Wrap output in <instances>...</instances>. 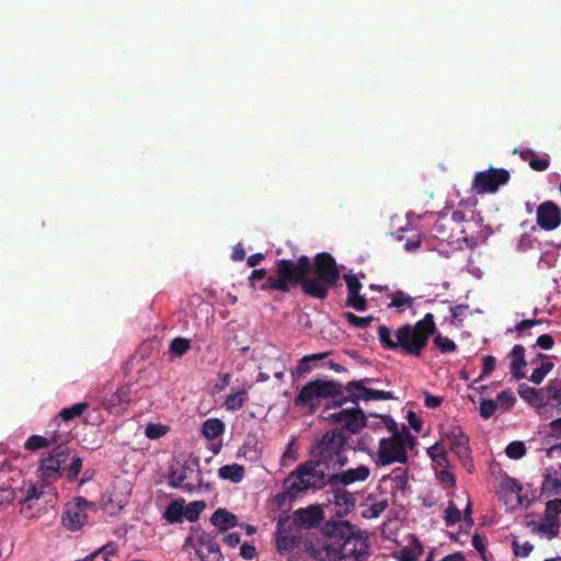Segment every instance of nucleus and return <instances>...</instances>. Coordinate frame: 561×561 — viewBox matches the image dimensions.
<instances>
[{
    "mask_svg": "<svg viewBox=\"0 0 561 561\" xmlns=\"http://www.w3.org/2000/svg\"><path fill=\"white\" fill-rule=\"evenodd\" d=\"M343 394V385L335 380H311L307 382L295 399L297 407L314 408L320 399L337 398Z\"/></svg>",
    "mask_w": 561,
    "mask_h": 561,
    "instance_id": "10",
    "label": "nucleus"
},
{
    "mask_svg": "<svg viewBox=\"0 0 561 561\" xmlns=\"http://www.w3.org/2000/svg\"><path fill=\"white\" fill-rule=\"evenodd\" d=\"M237 456L244 458L250 462H255L261 458V451L257 448V443L252 439L245 442L238 450Z\"/></svg>",
    "mask_w": 561,
    "mask_h": 561,
    "instance_id": "36",
    "label": "nucleus"
},
{
    "mask_svg": "<svg viewBox=\"0 0 561 561\" xmlns=\"http://www.w3.org/2000/svg\"><path fill=\"white\" fill-rule=\"evenodd\" d=\"M436 331L433 313H426L415 324L405 323L394 332L386 324L378 328V340L387 351H401L405 355L420 357L431 336Z\"/></svg>",
    "mask_w": 561,
    "mask_h": 561,
    "instance_id": "3",
    "label": "nucleus"
},
{
    "mask_svg": "<svg viewBox=\"0 0 561 561\" xmlns=\"http://www.w3.org/2000/svg\"><path fill=\"white\" fill-rule=\"evenodd\" d=\"M370 476V469L365 465H359L356 468L340 470L330 476L331 488H346L356 482H364Z\"/></svg>",
    "mask_w": 561,
    "mask_h": 561,
    "instance_id": "16",
    "label": "nucleus"
},
{
    "mask_svg": "<svg viewBox=\"0 0 561 561\" xmlns=\"http://www.w3.org/2000/svg\"><path fill=\"white\" fill-rule=\"evenodd\" d=\"M244 468L241 465H225L219 468V477L231 482L239 483L244 478Z\"/></svg>",
    "mask_w": 561,
    "mask_h": 561,
    "instance_id": "31",
    "label": "nucleus"
},
{
    "mask_svg": "<svg viewBox=\"0 0 561 561\" xmlns=\"http://www.w3.org/2000/svg\"><path fill=\"white\" fill-rule=\"evenodd\" d=\"M328 356V353H319V354H311V355H306L304 356L299 362H298V365L296 367V373L297 375H304L308 371L311 370V366H310V363L312 362H318V360H322L323 358H325Z\"/></svg>",
    "mask_w": 561,
    "mask_h": 561,
    "instance_id": "41",
    "label": "nucleus"
},
{
    "mask_svg": "<svg viewBox=\"0 0 561 561\" xmlns=\"http://www.w3.org/2000/svg\"><path fill=\"white\" fill-rule=\"evenodd\" d=\"M288 518H279L276 526V549L280 554H286L299 548L301 542L300 535H291L285 529Z\"/></svg>",
    "mask_w": 561,
    "mask_h": 561,
    "instance_id": "20",
    "label": "nucleus"
},
{
    "mask_svg": "<svg viewBox=\"0 0 561 561\" xmlns=\"http://www.w3.org/2000/svg\"><path fill=\"white\" fill-rule=\"evenodd\" d=\"M89 408L88 402H79L75 403L70 407L64 408L59 411L58 416L65 421L68 422L70 420H73L77 416L82 415Z\"/></svg>",
    "mask_w": 561,
    "mask_h": 561,
    "instance_id": "39",
    "label": "nucleus"
},
{
    "mask_svg": "<svg viewBox=\"0 0 561 561\" xmlns=\"http://www.w3.org/2000/svg\"><path fill=\"white\" fill-rule=\"evenodd\" d=\"M486 543V538L480 536L479 534H474L472 537V546L481 554V557H483L485 553Z\"/></svg>",
    "mask_w": 561,
    "mask_h": 561,
    "instance_id": "62",
    "label": "nucleus"
},
{
    "mask_svg": "<svg viewBox=\"0 0 561 561\" xmlns=\"http://www.w3.org/2000/svg\"><path fill=\"white\" fill-rule=\"evenodd\" d=\"M541 493L546 496H553L561 493V474L552 467L547 468L543 473Z\"/></svg>",
    "mask_w": 561,
    "mask_h": 561,
    "instance_id": "23",
    "label": "nucleus"
},
{
    "mask_svg": "<svg viewBox=\"0 0 561 561\" xmlns=\"http://www.w3.org/2000/svg\"><path fill=\"white\" fill-rule=\"evenodd\" d=\"M328 420L340 424L342 431L357 434L366 426V415L359 408L342 409L339 412L331 413Z\"/></svg>",
    "mask_w": 561,
    "mask_h": 561,
    "instance_id": "15",
    "label": "nucleus"
},
{
    "mask_svg": "<svg viewBox=\"0 0 561 561\" xmlns=\"http://www.w3.org/2000/svg\"><path fill=\"white\" fill-rule=\"evenodd\" d=\"M214 526L218 527L220 531H226L230 528L238 526V517L225 508H218L210 517Z\"/></svg>",
    "mask_w": 561,
    "mask_h": 561,
    "instance_id": "25",
    "label": "nucleus"
},
{
    "mask_svg": "<svg viewBox=\"0 0 561 561\" xmlns=\"http://www.w3.org/2000/svg\"><path fill=\"white\" fill-rule=\"evenodd\" d=\"M497 401L504 410H510L516 402V398L513 391L507 389L497 394Z\"/></svg>",
    "mask_w": 561,
    "mask_h": 561,
    "instance_id": "53",
    "label": "nucleus"
},
{
    "mask_svg": "<svg viewBox=\"0 0 561 561\" xmlns=\"http://www.w3.org/2000/svg\"><path fill=\"white\" fill-rule=\"evenodd\" d=\"M190 347H191L190 340L184 339V337H175L174 340H172V342L170 344V352L173 355L181 357L190 350Z\"/></svg>",
    "mask_w": 561,
    "mask_h": 561,
    "instance_id": "48",
    "label": "nucleus"
},
{
    "mask_svg": "<svg viewBox=\"0 0 561 561\" xmlns=\"http://www.w3.org/2000/svg\"><path fill=\"white\" fill-rule=\"evenodd\" d=\"M345 305L347 307H352L357 311H365L367 309L368 302L367 299L360 295V293H356L355 295H347Z\"/></svg>",
    "mask_w": 561,
    "mask_h": 561,
    "instance_id": "49",
    "label": "nucleus"
},
{
    "mask_svg": "<svg viewBox=\"0 0 561 561\" xmlns=\"http://www.w3.org/2000/svg\"><path fill=\"white\" fill-rule=\"evenodd\" d=\"M348 439L350 437L342 430H330L312 443L310 454L324 463L327 469H342L348 463V458L344 455Z\"/></svg>",
    "mask_w": 561,
    "mask_h": 561,
    "instance_id": "6",
    "label": "nucleus"
},
{
    "mask_svg": "<svg viewBox=\"0 0 561 561\" xmlns=\"http://www.w3.org/2000/svg\"><path fill=\"white\" fill-rule=\"evenodd\" d=\"M525 352L526 351L523 345L516 344L508 354V357L511 358V374L517 380L525 377V373L523 371V368L527 364L525 359Z\"/></svg>",
    "mask_w": 561,
    "mask_h": 561,
    "instance_id": "24",
    "label": "nucleus"
},
{
    "mask_svg": "<svg viewBox=\"0 0 561 561\" xmlns=\"http://www.w3.org/2000/svg\"><path fill=\"white\" fill-rule=\"evenodd\" d=\"M510 178L507 170L490 168L488 171L476 173L472 190L478 194L495 193L501 185L508 182Z\"/></svg>",
    "mask_w": 561,
    "mask_h": 561,
    "instance_id": "13",
    "label": "nucleus"
},
{
    "mask_svg": "<svg viewBox=\"0 0 561 561\" xmlns=\"http://www.w3.org/2000/svg\"><path fill=\"white\" fill-rule=\"evenodd\" d=\"M550 165V160L548 158H539L535 153V157L529 159V167L535 171H546Z\"/></svg>",
    "mask_w": 561,
    "mask_h": 561,
    "instance_id": "58",
    "label": "nucleus"
},
{
    "mask_svg": "<svg viewBox=\"0 0 561 561\" xmlns=\"http://www.w3.org/2000/svg\"><path fill=\"white\" fill-rule=\"evenodd\" d=\"M271 275L267 276V272L265 268H259V270H253L251 272V275L249 277V283L250 285L253 287V288H256V283L257 282H261L262 283L259 285L261 286L262 284H264L266 282V279L270 277ZM260 290H262L260 287H257Z\"/></svg>",
    "mask_w": 561,
    "mask_h": 561,
    "instance_id": "55",
    "label": "nucleus"
},
{
    "mask_svg": "<svg viewBox=\"0 0 561 561\" xmlns=\"http://www.w3.org/2000/svg\"><path fill=\"white\" fill-rule=\"evenodd\" d=\"M344 319L347 323L354 328L366 329L375 320V317L369 314L367 317H358L355 313L347 311L343 313Z\"/></svg>",
    "mask_w": 561,
    "mask_h": 561,
    "instance_id": "40",
    "label": "nucleus"
},
{
    "mask_svg": "<svg viewBox=\"0 0 561 561\" xmlns=\"http://www.w3.org/2000/svg\"><path fill=\"white\" fill-rule=\"evenodd\" d=\"M553 344H554V340L551 335L541 334L538 336L535 346H538L541 350H550V348H552Z\"/></svg>",
    "mask_w": 561,
    "mask_h": 561,
    "instance_id": "64",
    "label": "nucleus"
},
{
    "mask_svg": "<svg viewBox=\"0 0 561 561\" xmlns=\"http://www.w3.org/2000/svg\"><path fill=\"white\" fill-rule=\"evenodd\" d=\"M496 359L492 355H486L482 358V371L479 379L489 376L495 368Z\"/></svg>",
    "mask_w": 561,
    "mask_h": 561,
    "instance_id": "57",
    "label": "nucleus"
},
{
    "mask_svg": "<svg viewBox=\"0 0 561 561\" xmlns=\"http://www.w3.org/2000/svg\"><path fill=\"white\" fill-rule=\"evenodd\" d=\"M130 401V391L127 387L118 388L113 392L110 398L104 400V405L107 410H115L116 408L127 404Z\"/></svg>",
    "mask_w": 561,
    "mask_h": 561,
    "instance_id": "30",
    "label": "nucleus"
},
{
    "mask_svg": "<svg viewBox=\"0 0 561 561\" xmlns=\"http://www.w3.org/2000/svg\"><path fill=\"white\" fill-rule=\"evenodd\" d=\"M15 480L9 476V471L4 468L0 469V505L9 504L13 500L19 503L26 504L33 500H38L44 493V489L47 488L45 483L36 485L31 481H23L21 486H14ZM50 491L55 489L49 485ZM31 506V504H28Z\"/></svg>",
    "mask_w": 561,
    "mask_h": 561,
    "instance_id": "7",
    "label": "nucleus"
},
{
    "mask_svg": "<svg viewBox=\"0 0 561 561\" xmlns=\"http://www.w3.org/2000/svg\"><path fill=\"white\" fill-rule=\"evenodd\" d=\"M536 221L546 231L554 230L561 225V209L554 202L546 201L537 207Z\"/></svg>",
    "mask_w": 561,
    "mask_h": 561,
    "instance_id": "17",
    "label": "nucleus"
},
{
    "mask_svg": "<svg viewBox=\"0 0 561 561\" xmlns=\"http://www.w3.org/2000/svg\"><path fill=\"white\" fill-rule=\"evenodd\" d=\"M561 513V499L549 500L546 503V517L557 518V516Z\"/></svg>",
    "mask_w": 561,
    "mask_h": 561,
    "instance_id": "56",
    "label": "nucleus"
},
{
    "mask_svg": "<svg viewBox=\"0 0 561 561\" xmlns=\"http://www.w3.org/2000/svg\"><path fill=\"white\" fill-rule=\"evenodd\" d=\"M180 488H184L187 491L194 490L196 486H202V473L199 470V459L193 455L188 457L181 466L180 474Z\"/></svg>",
    "mask_w": 561,
    "mask_h": 561,
    "instance_id": "18",
    "label": "nucleus"
},
{
    "mask_svg": "<svg viewBox=\"0 0 561 561\" xmlns=\"http://www.w3.org/2000/svg\"><path fill=\"white\" fill-rule=\"evenodd\" d=\"M367 385H371L370 378H364L360 380H353L347 382L346 386L343 387V389L346 390L347 396L344 397L342 394L339 400L334 401V405L341 407L348 401L358 404L359 400H391L394 398L391 391L371 389L368 388Z\"/></svg>",
    "mask_w": 561,
    "mask_h": 561,
    "instance_id": "11",
    "label": "nucleus"
},
{
    "mask_svg": "<svg viewBox=\"0 0 561 561\" xmlns=\"http://www.w3.org/2000/svg\"><path fill=\"white\" fill-rule=\"evenodd\" d=\"M433 342L443 353H449L457 350V345L453 340L447 336H442L440 334H437Z\"/></svg>",
    "mask_w": 561,
    "mask_h": 561,
    "instance_id": "51",
    "label": "nucleus"
},
{
    "mask_svg": "<svg viewBox=\"0 0 561 561\" xmlns=\"http://www.w3.org/2000/svg\"><path fill=\"white\" fill-rule=\"evenodd\" d=\"M167 432V426L154 423H149L145 428V435L150 439H158L164 436Z\"/></svg>",
    "mask_w": 561,
    "mask_h": 561,
    "instance_id": "52",
    "label": "nucleus"
},
{
    "mask_svg": "<svg viewBox=\"0 0 561 561\" xmlns=\"http://www.w3.org/2000/svg\"><path fill=\"white\" fill-rule=\"evenodd\" d=\"M117 552V546L114 542L104 545L100 550L95 551L98 558L102 557L104 561H107L110 556H114Z\"/></svg>",
    "mask_w": 561,
    "mask_h": 561,
    "instance_id": "60",
    "label": "nucleus"
},
{
    "mask_svg": "<svg viewBox=\"0 0 561 561\" xmlns=\"http://www.w3.org/2000/svg\"><path fill=\"white\" fill-rule=\"evenodd\" d=\"M324 463L317 459L305 461L291 471L283 481V491L274 496L278 507L290 506L299 494L309 490H321L330 486V476Z\"/></svg>",
    "mask_w": 561,
    "mask_h": 561,
    "instance_id": "4",
    "label": "nucleus"
},
{
    "mask_svg": "<svg viewBox=\"0 0 561 561\" xmlns=\"http://www.w3.org/2000/svg\"><path fill=\"white\" fill-rule=\"evenodd\" d=\"M407 420L409 422V425L416 432L420 433L423 426V421L413 412L408 411Z\"/></svg>",
    "mask_w": 561,
    "mask_h": 561,
    "instance_id": "63",
    "label": "nucleus"
},
{
    "mask_svg": "<svg viewBox=\"0 0 561 561\" xmlns=\"http://www.w3.org/2000/svg\"><path fill=\"white\" fill-rule=\"evenodd\" d=\"M392 483V491L404 492L409 488V477L407 469L396 468L388 477Z\"/></svg>",
    "mask_w": 561,
    "mask_h": 561,
    "instance_id": "34",
    "label": "nucleus"
},
{
    "mask_svg": "<svg viewBox=\"0 0 561 561\" xmlns=\"http://www.w3.org/2000/svg\"><path fill=\"white\" fill-rule=\"evenodd\" d=\"M333 493V503L335 505V514L337 516L347 515L355 508L356 497L354 493L346 488H331Z\"/></svg>",
    "mask_w": 561,
    "mask_h": 561,
    "instance_id": "21",
    "label": "nucleus"
},
{
    "mask_svg": "<svg viewBox=\"0 0 561 561\" xmlns=\"http://www.w3.org/2000/svg\"><path fill=\"white\" fill-rule=\"evenodd\" d=\"M449 224H453L455 226H457V228L459 229V236L456 234V240H462L465 241L469 247H473L477 244L478 242V239L474 238V237H469L468 236V227H465L462 224L465 222L467 226H469L470 224H473V219L472 220H467L466 219V215L463 211L461 210H454L451 213V217L449 219Z\"/></svg>",
    "mask_w": 561,
    "mask_h": 561,
    "instance_id": "22",
    "label": "nucleus"
},
{
    "mask_svg": "<svg viewBox=\"0 0 561 561\" xmlns=\"http://www.w3.org/2000/svg\"><path fill=\"white\" fill-rule=\"evenodd\" d=\"M414 305V298L402 290H398L391 295L389 308H396L399 312L411 308Z\"/></svg>",
    "mask_w": 561,
    "mask_h": 561,
    "instance_id": "37",
    "label": "nucleus"
},
{
    "mask_svg": "<svg viewBox=\"0 0 561 561\" xmlns=\"http://www.w3.org/2000/svg\"><path fill=\"white\" fill-rule=\"evenodd\" d=\"M432 460L438 466H448V458L446 451L439 444H435L427 449Z\"/></svg>",
    "mask_w": 561,
    "mask_h": 561,
    "instance_id": "46",
    "label": "nucleus"
},
{
    "mask_svg": "<svg viewBox=\"0 0 561 561\" xmlns=\"http://www.w3.org/2000/svg\"><path fill=\"white\" fill-rule=\"evenodd\" d=\"M82 463V458L68 444L57 443L50 450L43 453L36 474L46 486L53 485L64 476L72 483L78 479Z\"/></svg>",
    "mask_w": 561,
    "mask_h": 561,
    "instance_id": "5",
    "label": "nucleus"
},
{
    "mask_svg": "<svg viewBox=\"0 0 561 561\" xmlns=\"http://www.w3.org/2000/svg\"><path fill=\"white\" fill-rule=\"evenodd\" d=\"M540 319H525L518 322L515 327V331L520 335L525 330L530 329L535 325L541 324Z\"/></svg>",
    "mask_w": 561,
    "mask_h": 561,
    "instance_id": "61",
    "label": "nucleus"
},
{
    "mask_svg": "<svg viewBox=\"0 0 561 561\" xmlns=\"http://www.w3.org/2000/svg\"><path fill=\"white\" fill-rule=\"evenodd\" d=\"M247 400H248V389L242 388L237 392H232V393L228 394L225 400V405H226L227 410L234 412V411L242 409V407L244 405Z\"/></svg>",
    "mask_w": 561,
    "mask_h": 561,
    "instance_id": "35",
    "label": "nucleus"
},
{
    "mask_svg": "<svg viewBox=\"0 0 561 561\" xmlns=\"http://www.w3.org/2000/svg\"><path fill=\"white\" fill-rule=\"evenodd\" d=\"M541 391L543 390H538L536 388L529 387L526 383H520L517 389V392L523 400L538 407L545 405V398L540 396Z\"/></svg>",
    "mask_w": 561,
    "mask_h": 561,
    "instance_id": "29",
    "label": "nucleus"
},
{
    "mask_svg": "<svg viewBox=\"0 0 561 561\" xmlns=\"http://www.w3.org/2000/svg\"><path fill=\"white\" fill-rule=\"evenodd\" d=\"M344 280L347 287V295L360 293L363 285L355 275L346 274L344 275Z\"/></svg>",
    "mask_w": 561,
    "mask_h": 561,
    "instance_id": "54",
    "label": "nucleus"
},
{
    "mask_svg": "<svg viewBox=\"0 0 561 561\" xmlns=\"http://www.w3.org/2000/svg\"><path fill=\"white\" fill-rule=\"evenodd\" d=\"M460 519H461L460 510L457 507V505L453 501H449L447 507L445 508V515H444V520H445L446 526H453L456 523L460 522Z\"/></svg>",
    "mask_w": 561,
    "mask_h": 561,
    "instance_id": "45",
    "label": "nucleus"
},
{
    "mask_svg": "<svg viewBox=\"0 0 561 561\" xmlns=\"http://www.w3.org/2000/svg\"><path fill=\"white\" fill-rule=\"evenodd\" d=\"M415 437L409 428L402 425V433H396L389 438H381L377 451L378 463L387 466L393 462L405 463L408 461L407 445L413 446Z\"/></svg>",
    "mask_w": 561,
    "mask_h": 561,
    "instance_id": "8",
    "label": "nucleus"
},
{
    "mask_svg": "<svg viewBox=\"0 0 561 561\" xmlns=\"http://www.w3.org/2000/svg\"><path fill=\"white\" fill-rule=\"evenodd\" d=\"M224 431H225L224 422L221 420L215 419V417L207 419L202 426L203 435L209 440L215 439L216 437L221 435L224 433Z\"/></svg>",
    "mask_w": 561,
    "mask_h": 561,
    "instance_id": "32",
    "label": "nucleus"
},
{
    "mask_svg": "<svg viewBox=\"0 0 561 561\" xmlns=\"http://www.w3.org/2000/svg\"><path fill=\"white\" fill-rule=\"evenodd\" d=\"M163 518L168 524L182 523L184 519V500L171 501L163 512Z\"/></svg>",
    "mask_w": 561,
    "mask_h": 561,
    "instance_id": "27",
    "label": "nucleus"
},
{
    "mask_svg": "<svg viewBox=\"0 0 561 561\" xmlns=\"http://www.w3.org/2000/svg\"><path fill=\"white\" fill-rule=\"evenodd\" d=\"M447 221H448V219L445 215H439L433 229H434L437 238L449 242L451 239L456 238V234L447 231V225H448Z\"/></svg>",
    "mask_w": 561,
    "mask_h": 561,
    "instance_id": "42",
    "label": "nucleus"
},
{
    "mask_svg": "<svg viewBox=\"0 0 561 561\" xmlns=\"http://www.w3.org/2000/svg\"><path fill=\"white\" fill-rule=\"evenodd\" d=\"M449 440V449L460 460L463 468L469 472H473L474 465L470 456L469 438L465 435L462 430L458 426L453 427L445 434Z\"/></svg>",
    "mask_w": 561,
    "mask_h": 561,
    "instance_id": "14",
    "label": "nucleus"
},
{
    "mask_svg": "<svg viewBox=\"0 0 561 561\" xmlns=\"http://www.w3.org/2000/svg\"><path fill=\"white\" fill-rule=\"evenodd\" d=\"M59 435L54 433L50 437H45L41 435H32L27 438L24 444L26 450L36 451L41 448L48 447L50 445H56L58 443Z\"/></svg>",
    "mask_w": 561,
    "mask_h": 561,
    "instance_id": "28",
    "label": "nucleus"
},
{
    "mask_svg": "<svg viewBox=\"0 0 561 561\" xmlns=\"http://www.w3.org/2000/svg\"><path fill=\"white\" fill-rule=\"evenodd\" d=\"M339 280L340 271L335 259L329 252H320L313 262L307 255L299 256L297 261L276 260L275 272L260 288L263 291L288 293L293 287L300 286L306 296L324 300Z\"/></svg>",
    "mask_w": 561,
    "mask_h": 561,
    "instance_id": "1",
    "label": "nucleus"
},
{
    "mask_svg": "<svg viewBox=\"0 0 561 561\" xmlns=\"http://www.w3.org/2000/svg\"><path fill=\"white\" fill-rule=\"evenodd\" d=\"M323 518V511L319 505H310L306 508H298L293 514V523L305 529L318 527Z\"/></svg>",
    "mask_w": 561,
    "mask_h": 561,
    "instance_id": "19",
    "label": "nucleus"
},
{
    "mask_svg": "<svg viewBox=\"0 0 561 561\" xmlns=\"http://www.w3.org/2000/svg\"><path fill=\"white\" fill-rule=\"evenodd\" d=\"M505 454L511 459H520L526 454V446L524 442L514 440L505 448Z\"/></svg>",
    "mask_w": 561,
    "mask_h": 561,
    "instance_id": "47",
    "label": "nucleus"
},
{
    "mask_svg": "<svg viewBox=\"0 0 561 561\" xmlns=\"http://www.w3.org/2000/svg\"><path fill=\"white\" fill-rule=\"evenodd\" d=\"M323 538L306 546L309 554L317 561H359L368 553V536L346 520L327 522Z\"/></svg>",
    "mask_w": 561,
    "mask_h": 561,
    "instance_id": "2",
    "label": "nucleus"
},
{
    "mask_svg": "<svg viewBox=\"0 0 561 561\" xmlns=\"http://www.w3.org/2000/svg\"><path fill=\"white\" fill-rule=\"evenodd\" d=\"M101 503L111 515H114L127 505L128 497L124 494L107 493L103 494Z\"/></svg>",
    "mask_w": 561,
    "mask_h": 561,
    "instance_id": "26",
    "label": "nucleus"
},
{
    "mask_svg": "<svg viewBox=\"0 0 561 561\" xmlns=\"http://www.w3.org/2000/svg\"><path fill=\"white\" fill-rule=\"evenodd\" d=\"M497 409V402L491 399H482L480 402V416L484 420L490 419Z\"/></svg>",
    "mask_w": 561,
    "mask_h": 561,
    "instance_id": "50",
    "label": "nucleus"
},
{
    "mask_svg": "<svg viewBox=\"0 0 561 561\" xmlns=\"http://www.w3.org/2000/svg\"><path fill=\"white\" fill-rule=\"evenodd\" d=\"M560 529V523L557 518L546 517L543 522L540 524H534L533 530H537L549 536V538L557 537Z\"/></svg>",
    "mask_w": 561,
    "mask_h": 561,
    "instance_id": "38",
    "label": "nucleus"
},
{
    "mask_svg": "<svg viewBox=\"0 0 561 561\" xmlns=\"http://www.w3.org/2000/svg\"><path fill=\"white\" fill-rule=\"evenodd\" d=\"M542 390L547 393L545 405L550 403L561 411V386L557 380L550 381Z\"/></svg>",
    "mask_w": 561,
    "mask_h": 561,
    "instance_id": "33",
    "label": "nucleus"
},
{
    "mask_svg": "<svg viewBox=\"0 0 561 561\" xmlns=\"http://www.w3.org/2000/svg\"><path fill=\"white\" fill-rule=\"evenodd\" d=\"M183 550L190 553L191 561H208L214 556L216 561L222 558L215 537L201 527H191L190 536L185 539Z\"/></svg>",
    "mask_w": 561,
    "mask_h": 561,
    "instance_id": "9",
    "label": "nucleus"
},
{
    "mask_svg": "<svg viewBox=\"0 0 561 561\" xmlns=\"http://www.w3.org/2000/svg\"><path fill=\"white\" fill-rule=\"evenodd\" d=\"M94 507V503L89 502L82 496L68 502L61 514V524L68 530L76 531L81 529L88 523V510Z\"/></svg>",
    "mask_w": 561,
    "mask_h": 561,
    "instance_id": "12",
    "label": "nucleus"
},
{
    "mask_svg": "<svg viewBox=\"0 0 561 561\" xmlns=\"http://www.w3.org/2000/svg\"><path fill=\"white\" fill-rule=\"evenodd\" d=\"M206 507L204 501H194L184 506V518L188 522H195L198 519L201 513Z\"/></svg>",
    "mask_w": 561,
    "mask_h": 561,
    "instance_id": "43",
    "label": "nucleus"
},
{
    "mask_svg": "<svg viewBox=\"0 0 561 561\" xmlns=\"http://www.w3.org/2000/svg\"><path fill=\"white\" fill-rule=\"evenodd\" d=\"M387 507V500L373 503L362 512V516L367 519L377 518L386 511Z\"/></svg>",
    "mask_w": 561,
    "mask_h": 561,
    "instance_id": "44",
    "label": "nucleus"
},
{
    "mask_svg": "<svg viewBox=\"0 0 561 561\" xmlns=\"http://www.w3.org/2000/svg\"><path fill=\"white\" fill-rule=\"evenodd\" d=\"M179 474V468L174 463L170 465L168 470V483L171 488H180Z\"/></svg>",
    "mask_w": 561,
    "mask_h": 561,
    "instance_id": "59",
    "label": "nucleus"
}]
</instances>
